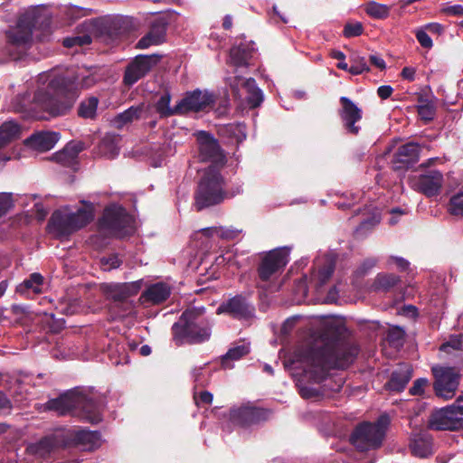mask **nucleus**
Segmentation results:
<instances>
[{
    "label": "nucleus",
    "mask_w": 463,
    "mask_h": 463,
    "mask_svg": "<svg viewBox=\"0 0 463 463\" xmlns=\"http://www.w3.org/2000/svg\"><path fill=\"white\" fill-rule=\"evenodd\" d=\"M20 126L13 120L5 121L0 126V151L4 149L13 140L19 137ZM0 159L7 161L10 160V156H3L0 152Z\"/></svg>",
    "instance_id": "7c9ffc66"
},
{
    "label": "nucleus",
    "mask_w": 463,
    "mask_h": 463,
    "mask_svg": "<svg viewBox=\"0 0 463 463\" xmlns=\"http://www.w3.org/2000/svg\"><path fill=\"white\" fill-rule=\"evenodd\" d=\"M84 208L71 212L70 208L64 207L55 211L48 223L50 233L62 239L83 228L93 219L94 208L92 203L81 201Z\"/></svg>",
    "instance_id": "423d86ee"
},
{
    "label": "nucleus",
    "mask_w": 463,
    "mask_h": 463,
    "mask_svg": "<svg viewBox=\"0 0 463 463\" xmlns=\"http://www.w3.org/2000/svg\"><path fill=\"white\" fill-rule=\"evenodd\" d=\"M66 14L71 20H77L78 18L84 16L86 14V11L81 7L71 6L67 8Z\"/></svg>",
    "instance_id": "69168bd1"
},
{
    "label": "nucleus",
    "mask_w": 463,
    "mask_h": 463,
    "mask_svg": "<svg viewBox=\"0 0 463 463\" xmlns=\"http://www.w3.org/2000/svg\"><path fill=\"white\" fill-rule=\"evenodd\" d=\"M427 384H428V380L427 379H425V378L417 379L413 383V385L411 387L410 393L411 395H420V394H422L423 392H424V388L427 386Z\"/></svg>",
    "instance_id": "0e129e2a"
},
{
    "label": "nucleus",
    "mask_w": 463,
    "mask_h": 463,
    "mask_svg": "<svg viewBox=\"0 0 463 463\" xmlns=\"http://www.w3.org/2000/svg\"><path fill=\"white\" fill-rule=\"evenodd\" d=\"M43 278L39 273H33L28 279H25L18 288L19 291L24 289L32 290L33 293L41 292Z\"/></svg>",
    "instance_id": "37998d69"
},
{
    "label": "nucleus",
    "mask_w": 463,
    "mask_h": 463,
    "mask_svg": "<svg viewBox=\"0 0 463 463\" xmlns=\"http://www.w3.org/2000/svg\"><path fill=\"white\" fill-rule=\"evenodd\" d=\"M357 354V347L344 339L321 337L309 345L298 347L284 360V365L289 370H301L294 373L300 396L317 399L329 391H340L342 382L332 386L329 371L349 366Z\"/></svg>",
    "instance_id": "f257e3e1"
},
{
    "label": "nucleus",
    "mask_w": 463,
    "mask_h": 463,
    "mask_svg": "<svg viewBox=\"0 0 463 463\" xmlns=\"http://www.w3.org/2000/svg\"><path fill=\"white\" fill-rule=\"evenodd\" d=\"M412 376V368L409 364H401L392 373L386 386L394 392L402 391Z\"/></svg>",
    "instance_id": "c85d7f7f"
},
{
    "label": "nucleus",
    "mask_w": 463,
    "mask_h": 463,
    "mask_svg": "<svg viewBox=\"0 0 463 463\" xmlns=\"http://www.w3.org/2000/svg\"><path fill=\"white\" fill-rule=\"evenodd\" d=\"M63 149L67 154H71V156L76 161L78 155L83 149V144L81 142H71Z\"/></svg>",
    "instance_id": "052dcab7"
},
{
    "label": "nucleus",
    "mask_w": 463,
    "mask_h": 463,
    "mask_svg": "<svg viewBox=\"0 0 463 463\" xmlns=\"http://www.w3.org/2000/svg\"><path fill=\"white\" fill-rule=\"evenodd\" d=\"M120 137L116 134H106L99 146V153L107 158H114L119 153Z\"/></svg>",
    "instance_id": "72a5a7b5"
},
{
    "label": "nucleus",
    "mask_w": 463,
    "mask_h": 463,
    "mask_svg": "<svg viewBox=\"0 0 463 463\" xmlns=\"http://www.w3.org/2000/svg\"><path fill=\"white\" fill-rule=\"evenodd\" d=\"M400 280V277L395 274L378 273L372 284V289L373 291L387 292L393 288Z\"/></svg>",
    "instance_id": "4c0bfd02"
},
{
    "label": "nucleus",
    "mask_w": 463,
    "mask_h": 463,
    "mask_svg": "<svg viewBox=\"0 0 463 463\" xmlns=\"http://www.w3.org/2000/svg\"><path fill=\"white\" fill-rule=\"evenodd\" d=\"M199 232H201L202 235L209 238L216 237L224 241H233L241 235L242 231L233 227L220 226L203 228Z\"/></svg>",
    "instance_id": "c9c22d12"
},
{
    "label": "nucleus",
    "mask_w": 463,
    "mask_h": 463,
    "mask_svg": "<svg viewBox=\"0 0 463 463\" xmlns=\"http://www.w3.org/2000/svg\"><path fill=\"white\" fill-rule=\"evenodd\" d=\"M254 52L253 44L241 43L230 51L229 63L236 68L247 67Z\"/></svg>",
    "instance_id": "c756f323"
},
{
    "label": "nucleus",
    "mask_w": 463,
    "mask_h": 463,
    "mask_svg": "<svg viewBox=\"0 0 463 463\" xmlns=\"http://www.w3.org/2000/svg\"><path fill=\"white\" fill-rule=\"evenodd\" d=\"M266 418V411L247 402L240 406H234L230 411V420L232 423L241 427H249L258 423Z\"/></svg>",
    "instance_id": "aec40b11"
},
{
    "label": "nucleus",
    "mask_w": 463,
    "mask_h": 463,
    "mask_svg": "<svg viewBox=\"0 0 463 463\" xmlns=\"http://www.w3.org/2000/svg\"><path fill=\"white\" fill-rule=\"evenodd\" d=\"M368 71L369 67L365 61V59L363 57L355 61L349 68V72L353 75H359Z\"/></svg>",
    "instance_id": "bf43d9fd"
},
{
    "label": "nucleus",
    "mask_w": 463,
    "mask_h": 463,
    "mask_svg": "<svg viewBox=\"0 0 463 463\" xmlns=\"http://www.w3.org/2000/svg\"><path fill=\"white\" fill-rule=\"evenodd\" d=\"M389 423L387 416H382L375 423L364 422L351 435L352 444L360 451L378 449L384 439Z\"/></svg>",
    "instance_id": "9d476101"
},
{
    "label": "nucleus",
    "mask_w": 463,
    "mask_h": 463,
    "mask_svg": "<svg viewBox=\"0 0 463 463\" xmlns=\"http://www.w3.org/2000/svg\"><path fill=\"white\" fill-rule=\"evenodd\" d=\"M170 94L168 92H165L160 96L158 100L156 102V111L159 114L161 118H166L175 114H180V112L176 109V105L175 107L170 106Z\"/></svg>",
    "instance_id": "58836bf2"
},
{
    "label": "nucleus",
    "mask_w": 463,
    "mask_h": 463,
    "mask_svg": "<svg viewBox=\"0 0 463 463\" xmlns=\"http://www.w3.org/2000/svg\"><path fill=\"white\" fill-rule=\"evenodd\" d=\"M224 180L220 170L207 167L198 184L194 205L198 211L222 203L225 198L232 197L224 190Z\"/></svg>",
    "instance_id": "0eeeda50"
},
{
    "label": "nucleus",
    "mask_w": 463,
    "mask_h": 463,
    "mask_svg": "<svg viewBox=\"0 0 463 463\" xmlns=\"http://www.w3.org/2000/svg\"><path fill=\"white\" fill-rule=\"evenodd\" d=\"M392 263H394L401 271H405L410 267V262L402 257L391 256L387 260V264L390 266Z\"/></svg>",
    "instance_id": "680f3d73"
},
{
    "label": "nucleus",
    "mask_w": 463,
    "mask_h": 463,
    "mask_svg": "<svg viewBox=\"0 0 463 463\" xmlns=\"http://www.w3.org/2000/svg\"><path fill=\"white\" fill-rule=\"evenodd\" d=\"M214 103V96L208 91L199 90L187 92L176 104L180 114L199 112L209 109Z\"/></svg>",
    "instance_id": "f3484780"
},
{
    "label": "nucleus",
    "mask_w": 463,
    "mask_h": 463,
    "mask_svg": "<svg viewBox=\"0 0 463 463\" xmlns=\"http://www.w3.org/2000/svg\"><path fill=\"white\" fill-rule=\"evenodd\" d=\"M121 263L122 261L116 254H112L108 257H103L100 260L101 267L106 271L118 268L121 265Z\"/></svg>",
    "instance_id": "5fc2aeb1"
},
{
    "label": "nucleus",
    "mask_w": 463,
    "mask_h": 463,
    "mask_svg": "<svg viewBox=\"0 0 463 463\" xmlns=\"http://www.w3.org/2000/svg\"><path fill=\"white\" fill-rule=\"evenodd\" d=\"M429 426L436 430H456L463 428V394L454 404L433 411L429 419Z\"/></svg>",
    "instance_id": "9b49d317"
},
{
    "label": "nucleus",
    "mask_w": 463,
    "mask_h": 463,
    "mask_svg": "<svg viewBox=\"0 0 463 463\" xmlns=\"http://www.w3.org/2000/svg\"><path fill=\"white\" fill-rule=\"evenodd\" d=\"M340 101L343 105L341 118L345 128L352 134H357L359 128L354 124L362 118L361 109L346 97H342Z\"/></svg>",
    "instance_id": "a878e982"
},
{
    "label": "nucleus",
    "mask_w": 463,
    "mask_h": 463,
    "mask_svg": "<svg viewBox=\"0 0 463 463\" xmlns=\"http://www.w3.org/2000/svg\"><path fill=\"white\" fill-rule=\"evenodd\" d=\"M364 27L363 24L359 22L356 23H349L345 25L344 28V35L346 38L359 36L363 33Z\"/></svg>",
    "instance_id": "603ef678"
},
{
    "label": "nucleus",
    "mask_w": 463,
    "mask_h": 463,
    "mask_svg": "<svg viewBox=\"0 0 463 463\" xmlns=\"http://www.w3.org/2000/svg\"><path fill=\"white\" fill-rule=\"evenodd\" d=\"M448 210L452 215L463 216V190L450 197Z\"/></svg>",
    "instance_id": "a18cd8bd"
},
{
    "label": "nucleus",
    "mask_w": 463,
    "mask_h": 463,
    "mask_svg": "<svg viewBox=\"0 0 463 463\" xmlns=\"http://www.w3.org/2000/svg\"><path fill=\"white\" fill-rule=\"evenodd\" d=\"M404 335L405 333L401 327H392L387 333V340L392 345L398 347L402 345Z\"/></svg>",
    "instance_id": "8fccbe9b"
},
{
    "label": "nucleus",
    "mask_w": 463,
    "mask_h": 463,
    "mask_svg": "<svg viewBox=\"0 0 463 463\" xmlns=\"http://www.w3.org/2000/svg\"><path fill=\"white\" fill-rule=\"evenodd\" d=\"M159 61V57L154 55H138L127 67L124 82L127 85H133L144 77Z\"/></svg>",
    "instance_id": "412c9836"
},
{
    "label": "nucleus",
    "mask_w": 463,
    "mask_h": 463,
    "mask_svg": "<svg viewBox=\"0 0 463 463\" xmlns=\"http://www.w3.org/2000/svg\"><path fill=\"white\" fill-rule=\"evenodd\" d=\"M14 14H13L10 9H9V5L7 4H3L0 5V18L6 21V22H11L14 17Z\"/></svg>",
    "instance_id": "338daca9"
},
{
    "label": "nucleus",
    "mask_w": 463,
    "mask_h": 463,
    "mask_svg": "<svg viewBox=\"0 0 463 463\" xmlns=\"http://www.w3.org/2000/svg\"><path fill=\"white\" fill-rule=\"evenodd\" d=\"M364 12L372 18L385 19L390 14V7L386 5L371 1L364 5Z\"/></svg>",
    "instance_id": "a19ab883"
},
{
    "label": "nucleus",
    "mask_w": 463,
    "mask_h": 463,
    "mask_svg": "<svg viewBox=\"0 0 463 463\" xmlns=\"http://www.w3.org/2000/svg\"><path fill=\"white\" fill-rule=\"evenodd\" d=\"M165 35V27L161 24H154L150 31L138 41L137 47L146 49L152 45H157L164 41Z\"/></svg>",
    "instance_id": "e433bc0d"
},
{
    "label": "nucleus",
    "mask_w": 463,
    "mask_h": 463,
    "mask_svg": "<svg viewBox=\"0 0 463 463\" xmlns=\"http://www.w3.org/2000/svg\"><path fill=\"white\" fill-rule=\"evenodd\" d=\"M86 31L96 28L101 36L114 42L123 33V20L121 17L107 16L96 21H84L80 24Z\"/></svg>",
    "instance_id": "6ab92c4d"
},
{
    "label": "nucleus",
    "mask_w": 463,
    "mask_h": 463,
    "mask_svg": "<svg viewBox=\"0 0 463 463\" xmlns=\"http://www.w3.org/2000/svg\"><path fill=\"white\" fill-rule=\"evenodd\" d=\"M194 135L198 144L199 159L203 162H210L211 165L208 167L220 170L226 160L218 141L205 131H198Z\"/></svg>",
    "instance_id": "ddd939ff"
},
{
    "label": "nucleus",
    "mask_w": 463,
    "mask_h": 463,
    "mask_svg": "<svg viewBox=\"0 0 463 463\" xmlns=\"http://www.w3.org/2000/svg\"><path fill=\"white\" fill-rule=\"evenodd\" d=\"M442 184L443 175L437 170H430L420 175L413 181V186L415 189L429 197L439 194Z\"/></svg>",
    "instance_id": "5701e85b"
},
{
    "label": "nucleus",
    "mask_w": 463,
    "mask_h": 463,
    "mask_svg": "<svg viewBox=\"0 0 463 463\" xmlns=\"http://www.w3.org/2000/svg\"><path fill=\"white\" fill-rule=\"evenodd\" d=\"M307 276H303L297 283V288L298 291V294L301 297H306L307 294Z\"/></svg>",
    "instance_id": "774afa93"
},
{
    "label": "nucleus",
    "mask_w": 463,
    "mask_h": 463,
    "mask_svg": "<svg viewBox=\"0 0 463 463\" xmlns=\"http://www.w3.org/2000/svg\"><path fill=\"white\" fill-rule=\"evenodd\" d=\"M432 373L436 395L445 400L453 398L459 383V373L456 368L436 365L432 367Z\"/></svg>",
    "instance_id": "4468645a"
},
{
    "label": "nucleus",
    "mask_w": 463,
    "mask_h": 463,
    "mask_svg": "<svg viewBox=\"0 0 463 463\" xmlns=\"http://www.w3.org/2000/svg\"><path fill=\"white\" fill-rule=\"evenodd\" d=\"M47 407L49 410L57 411L59 415L73 414L91 423H98L102 420V403L92 395L90 396L78 390L49 401Z\"/></svg>",
    "instance_id": "20e7f679"
},
{
    "label": "nucleus",
    "mask_w": 463,
    "mask_h": 463,
    "mask_svg": "<svg viewBox=\"0 0 463 463\" xmlns=\"http://www.w3.org/2000/svg\"><path fill=\"white\" fill-rule=\"evenodd\" d=\"M232 94L235 99H241L250 109L259 107L263 101V92L257 86L252 78L244 80L240 76L229 78Z\"/></svg>",
    "instance_id": "f8f14e48"
},
{
    "label": "nucleus",
    "mask_w": 463,
    "mask_h": 463,
    "mask_svg": "<svg viewBox=\"0 0 463 463\" xmlns=\"http://www.w3.org/2000/svg\"><path fill=\"white\" fill-rule=\"evenodd\" d=\"M216 313H225L239 320H248L254 316V307L245 298L238 295L222 302L217 307Z\"/></svg>",
    "instance_id": "4be33fe9"
},
{
    "label": "nucleus",
    "mask_w": 463,
    "mask_h": 463,
    "mask_svg": "<svg viewBox=\"0 0 463 463\" xmlns=\"http://www.w3.org/2000/svg\"><path fill=\"white\" fill-rule=\"evenodd\" d=\"M149 105H146L145 103H142L137 106H132L129 109L123 111L122 113L117 115L114 118L112 123L116 128H121L125 125L131 123L136 119H138L143 114L147 113Z\"/></svg>",
    "instance_id": "2f4dec72"
},
{
    "label": "nucleus",
    "mask_w": 463,
    "mask_h": 463,
    "mask_svg": "<svg viewBox=\"0 0 463 463\" xmlns=\"http://www.w3.org/2000/svg\"><path fill=\"white\" fill-rule=\"evenodd\" d=\"M378 263V259L375 257H369L364 259L360 265L354 271V276L355 279H360L371 272V270L376 266Z\"/></svg>",
    "instance_id": "c03bdc74"
},
{
    "label": "nucleus",
    "mask_w": 463,
    "mask_h": 463,
    "mask_svg": "<svg viewBox=\"0 0 463 463\" xmlns=\"http://www.w3.org/2000/svg\"><path fill=\"white\" fill-rule=\"evenodd\" d=\"M250 343L245 341L236 344L231 347L225 354L221 357V364L224 369H232L233 365L231 362L237 361L250 353Z\"/></svg>",
    "instance_id": "473e14b6"
},
{
    "label": "nucleus",
    "mask_w": 463,
    "mask_h": 463,
    "mask_svg": "<svg viewBox=\"0 0 463 463\" xmlns=\"http://www.w3.org/2000/svg\"><path fill=\"white\" fill-rule=\"evenodd\" d=\"M62 432L64 447L73 446L82 450L91 451L100 447L102 443L98 431L68 429L62 430Z\"/></svg>",
    "instance_id": "dca6fc26"
},
{
    "label": "nucleus",
    "mask_w": 463,
    "mask_h": 463,
    "mask_svg": "<svg viewBox=\"0 0 463 463\" xmlns=\"http://www.w3.org/2000/svg\"><path fill=\"white\" fill-rule=\"evenodd\" d=\"M416 38L423 48L430 49L433 45L431 38L424 30H418L416 32Z\"/></svg>",
    "instance_id": "e2e57ef3"
},
{
    "label": "nucleus",
    "mask_w": 463,
    "mask_h": 463,
    "mask_svg": "<svg viewBox=\"0 0 463 463\" xmlns=\"http://www.w3.org/2000/svg\"><path fill=\"white\" fill-rule=\"evenodd\" d=\"M420 147L417 143H407L399 147L396 159L400 163L409 166L419 160Z\"/></svg>",
    "instance_id": "f704fd0d"
},
{
    "label": "nucleus",
    "mask_w": 463,
    "mask_h": 463,
    "mask_svg": "<svg viewBox=\"0 0 463 463\" xmlns=\"http://www.w3.org/2000/svg\"><path fill=\"white\" fill-rule=\"evenodd\" d=\"M60 435L63 436L62 430H58L37 442L30 443L26 447V453L34 459L46 458L59 448L64 447L63 437H58Z\"/></svg>",
    "instance_id": "a211bd4d"
},
{
    "label": "nucleus",
    "mask_w": 463,
    "mask_h": 463,
    "mask_svg": "<svg viewBox=\"0 0 463 463\" xmlns=\"http://www.w3.org/2000/svg\"><path fill=\"white\" fill-rule=\"evenodd\" d=\"M229 131L232 132L235 137L237 142H242L246 139L247 134H246V127L244 124L238 123L234 125H230Z\"/></svg>",
    "instance_id": "13d9d810"
},
{
    "label": "nucleus",
    "mask_w": 463,
    "mask_h": 463,
    "mask_svg": "<svg viewBox=\"0 0 463 463\" xmlns=\"http://www.w3.org/2000/svg\"><path fill=\"white\" fill-rule=\"evenodd\" d=\"M204 307L185 310L172 326L174 341L177 345L184 343L197 344L211 336V326L204 317Z\"/></svg>",
    "instance_id": "39448f33"
},
{
    "label": "nucleus",
    "mask_w": 463,
    "mask_h": 463,
    "mask_svg": "<svg viewBox=\"0 0 463 463\" xmlns=\"http://www.w3.org/2000/svg\"><path fill=\"white\" fill-rule=\"evenodd\" d=\"M95 83L91 75L76 74L73 71H50L37 77V88L33 96L34 105L52 117L68 114L79 97L80 90Z\"/></svg>",
    "instance_id": "f03ea898"
},
{
    "label": "nucleus",
    "mask_w": 463,
    "mask_h": 463,
    "mask_svg": "<svg viewBox=\"0 0 463 463\" xmlns=\"http://www.w3.org/2000/svg\"><path fill=\"white\" fill-rule=\"evenodd\" d=\"M14 205L13 194L0 193V217L5 215Z\"/></svg>",
    "instance_id": "864d4df0"
},
{
    "label": "nucleus",
    "mask_w": 463,
    "mask_h": 463,
    "mask_svg": "<svg viewBox=\"0 0 463 463\" xmlns=\"http://www.w3.org/2000/svg\"><path fill=\"white\" fill-rule=\"evenodd\" d=\"M417 111L421 120L429 123L434 119L436 107L432 100L420 98L417 104Z\"/></svg>",
    "instance_id": "ea45409f"
},
{
    "label": "nucleus",
    "mask_w": 463,
    "mask_h": 463,
    "mask_svg": "<svg viewBox=\"0 0 463 463\" xmlns=\"http://www.w3.org/2000/svg\"><path fill=\"white\" fill-rule=\"evenodd\" d=\"M52 158L57 163L65 166H71L75 163L74 159L71 156V154H67L64 149L55 153Z\"/></svg>",
    "instance_id": "4d7b16f0"
},
{
    "label": "nucleus",
    "mask_w": 463,
    "mask_h": 463,
    "mask_svg": "<svg viewBox=\"0 0 463 463\" xmlns=\"http://www.w3.org/2000/svg\"><path fill=\"white\" fill-rule=\"evenodd\" d=\"M143 280L138 279L127 283H109L104 284L102 288L107 298L114 301L111 307L113 312V319H121L130 315L133 306L127 299L136 295L142 287Z\"/></svg>",
    "instance_id": "6e6552de"
},
{
    "label": "nucleus",
    "mask_w": 463,
    "mask_h": 463,
    "mask_svg": "<svg viewBox=\"0 0 463 463\" xmlns=\"http://www.w3.org/2000/svg\"><path fill=\"white\" fill-rule=\"evenodd\" d=\"M99 99L96 97H90L89 99L80 102L78 114L84 118H93L96 116Z\"/></svg>",
    "instance_id": "79ce46f5"
},
{
    "label": "nucleus",
    "mask_w": 463,
    "mask_h": 463,
    "mask_svg": "<svg viewBox=\"0 0 463 463\" xmlns=\"http://www.w3.org/2000/svg\"><path fill=\"white\" fill-rule=\"evenodd\" d=\"M91 43V36L89 33H84L82 35H73L67 37L63 40V45L67 48L74 46H83Z\"/></svg>",
    "instance_id": "de8ad7c7"
},
{
    "label": "nucleus",
    "mask_w": 463,
    "mask_h": 463,
    "mask_svg": "<svg viewBox=\"0 0 463 463\" xmlns=\"http://www.w3.org/2000/svg\"><path fill=\"white\" fill-rule=\"evenodd\" d=\"M335 254L332 252L316 258L314 267L317 273L314 274L313 279L316 287H322L331 278L335 270Z\"/></svg>",
    "instance_id": "b1692460"
},
{
    "label": "nucleus",
    "mask_w": 463,
    "mask_h": 463,
    "mask_svg": "<svg viewBox=\"0 0 463 463\" xmlns=\"http://www.w3.org/2000/svg\"><path fill=\"white\" fill-rule=\"evenodd\" d=\"M380 213L375 211L372 213L369 218L364 219L361 222L360 225L356 228V233L363 235L367 231H370L380 222Z\"/></svg>",
    "instance_id": "49530a36"
},
{
    "label": "nucleus",
    "mask_w": 463,
    "mask_h": 463,
    "mask_svg": "<svg viewBox=\"0 0 463 463\" xmlns=\"http://www.w3.org/2000/svg\"><path fill=\"white\" fill-rule=\"evenodd\" d=\"M289 249L277 248L267 253L258 269L259 277L268 281L279 273L288 262Z\"/></svg>",
    "instance_id": "2eb2a0df"
},
{
    "label": "nucleus",
    "mask_w": 463,
    "mask_h": 463,
    "mask_svg": "<svg viewBox=\"0 0 463 463\" xmlns=\"http://www.w3.org/2000/svg\"><path fill=\"white\" fill-rule=\"evenodd\" d=\"M217 265H228L230 268L235 267L239 269L240 263L236 260V255L232 251H226L224 254L220 255L216 258Z\"/></svg>",
    "instance_id": "3c124183"
},
{
    "label": "nucleus",
    "mask_w": 463,
    "mask_h": 463,
    "mask_svg": "<svg viewBox=\"0 0 463 463\" xmlns=\"http://www.w3.org/2000/svg\"><path fill=\"white\" fill-rule=\"evenodd\" d=\"M60 137L56 131H39L30 136L25 144L38 151H48L54 147Z\"/></svg>",
    "instance_id": "bb28decb"
},
{
    "label": "nucleus",
    "mask_w": 463,
    "mask_h": 463,
    "mask_svg": "<svg viewBox=\"0 0 463 463\" xmlns=\"http://www.w3.org/2000/svg\"><path fill=\"white\" fill-rule=\"evenodd\" d=\"M135 220L117 204L108 206L99 220V230L104 234L123 238L134 232Z\"/></svg>",
    "instance_id": "1a4fd4ad"
},
{
    "label": "nucleus",
    "mask_w": 463,
    "mask_h": 463,
    "mask_svg": "<svg viewBox=\"0 0 463 463\" xmlns=\"http://www.w3.org/2000/svg\"><path fill=\"white\" fill-rule=\"evenodd\" d=\"M462 342L461 338L458 335L451 336L449 340L443 343L440 345L439 350L441 352L449 353L451 350L458 351L461 349Z\"/></svg>",
    "instance_id": "6e6d98bb"
},
{
    "label": "nucleus",
    "mask_w": 463,
    "mask_h": 463,
    "mask_svg": "<svg viewBox=\"0 0 463 463\" xmlns=\"http://www.w3.org/2000/svg\"><path fill=\"white\" fill-rule=\"evenodd\" d=\"M50 24V13L43 5L20 10L15 25L6 31V43L0 45V63L22 59L31 47L33 29L45 31Z\"/></svg>",
    "instance_id": "7ed1b4c3"
},
{
    "label": "nucleus",
    "mask_w": 463,
    "mask_h": 463,
    "mask_svg": "<svg viewBox=\"0 0 463 463\" xmlns=\"http://www.w3.org/2000/svg\"><path fill=\"white\" fill-rule=\"evenodd\" d=\"M171 287L164 282L149 285L141 294L139 302L144 306L159 305L170 297Z\"/></svg>",
    "instance_id": "393cba45"
},
{
    "label": "nucleus",
    "mask_w": 463,
    "mask_h": 463,
    "mask_svg": "<svg viewBox=\"0 0 463 463\" xmlns=\"http://www.w3.org/2000/svg\"><path fill=\"white\" fill-rule=\"evenodd\" d=\"M411 453L419 458H427L432 454V439L425 431L412 434L410 442Z\"/></svg>",
    "instance_id": "cd10ccee"
},
{
    "label": "nucleus",
    "mask_w": 463,
    "mask_h": 463,
    "mask_svg": "<svg viewBox=\"0 0 463 463\" xmlns=\"http://www.w3.org/2000/svg\"><path fill=\"white\" fill-rule=\"evenodd\" d=\"M193 379L195 383V388L204 387L207 385L210 374L205 372L204 366L196 367L192 372Z\"/></svg>",
    "instance_id": "09e8293b"
}]
</instances>
